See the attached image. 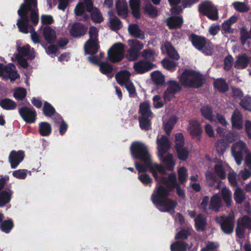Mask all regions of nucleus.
<instances>
[{
  "label": "nucleus",
  "mask_w": 251,
  "mask_h": 251,
  "mask_svg": "<svg viewBox=\"0 0 251 251\" xmlns=\"http://www.w3.org/2000/svg\"><path fill=\"white\" fill-rule=\"evenodd\" d=\"M174 188L176 189V192L177 196L184 199L185 198V193L184 190L181 189L180 185L177 182L174 183L169 190L166 189L162 185L156 187L151 196V200L152 203L156 207H160L159 210L161 212H168L171 210L175 211L177 202L176 201L168 198L170 192Z\"/></svg>",
  "instance_id": "1"
},
{
  "label": "nucleus",
  "mask_w": 251,
  "mask_h": 251,
  "mask_svg": "<svg viewBox=\"0 0 251 251\" xmlns=\"http://www.w3.org/2000/svg\"><path fill=\"white\" fill-rule=\"evenodd\" d=\"M179 81L185 87L199 89L205 84L206 78L199 72L192 69H185L181 74Z\"/></svg>",
  "instance_id": "2"
},
{
  "label": "nucleus",
  "mask_w": 251,
  "mask_h": 251,
  "mask_svg": "<svg viewBox=\"0 0 251 251\" xmlns=\"http://www.w3.org/2000/svg\"><path fill=\"white\" fill-rule=\"evenodd\" d=\"M130 152L133 158L142 161H147L151 158L148 147L140 141H134L129 148Z\"/></svg>",
  "instance_id": "3"
},
{
  "label": "nucleus",
  "mask_w": 251,
  "mask_h": 251,
  "mask_svg": "<svg viewBox=\"0 0 251 251\" xmlns=\"http://www.w3.org/2000/svg\"><path fill=\"white\" fill-rule=\"evenodd\" d=\"M130 72L127 70L121 71L115 75L117 83L121 86H125L129 93V97H134L136 94L135 88L129 79Z\"/></svg>",
  "instance_id": "4"
},
{
  "label": "nucleus",
  "mask_w": 251,
  "mask_h": 251,
  "mask_svg": "<svg viewBox=\"0 0 251 251\" xmlns=\"http://www.w3.org/2000/svg\"><path fill=\"white\" fill-rule=\"evenodd\" d=\"M125 45L121 42L113 45L107 52L108 59L112 63L121 61L125 56Z\"/></svg>",
  "instance_id": "5"
},
{
  "label": "nucleus",
  "mask_w": 251,
  "mask_h": 251,
  "mask_svg": "<svg viewBox=\"0 0 251 251\" xmlns=\"http://www.w3.org/2000/svg\"><path fill=\"white\" fill-rule=\"evenodd\" d=\"M199 11L203 16L213 21L219 18L218 10L217 7L208 0H205L199 5Z\"/></svg>",
  "instance_id": "6"
},
{
  "label": "nucleus",
  "mask_w": 251,
  "mask_h": 251,
  "mask_svg": "<svg viewBox=\"0 0 251 251\" xmlns=\"http://www.w3.org/2000/svg\"><path fill=\"white\" fill-rule=\"evenodd\" d=\"M249 152L246 143L242 141L236 142L231 147L232 154L238 165L242 163L244 154H247Z\"/></svg>",
  "instance_id": "7"
},
{
  "label": "nucleus",
  "mask_w": 251,
  "mask_h": 251,
  "mask_svg": "<svg viewBox=\"0 0 251 251\" xmlns=\"http://www.w3.org/2000/svg\"><path fill=\"white\" fill-rule=\"evenodd\" d=\"M19 113L23 120L27 124L34 123L37 117V113L33 107L26 106L19 109Z\"/></svg>",
  "instance_id": "8"
},
{
  "label": "nucleus",
  "mask_w": 251,
  "mask_h": 251,
  "mask_svg": "<svg viewBox=\"0 0 251 251\" xmlns=\"http://www.w3.org/2000/svg\"><path fill=\"white\" fill-rule=\"evenodd\" d=\"M217 223L220 225L221 229L225 234H229L233 232L234 219L232 216H221Z\"/></svg>",
  "instance_id": "9"
},
{
  "label": "nucleus",
  "mask_w": 251,
  "mask_h": 251,
  "mask_svg": "<svg viewBox=\"0 0 251 251\" xmlns=\"http://www.w3.org/2000/svg\"><path fill=\"white\" fill-rule=\"evenodd\" d=\"M156 65L145 59L140 60L134 63L133 69L138 74H143L152 70Z\"/></svg>",
  "instance_id": "10"
},
{
  "label": "nucleus",
  "mask_w": 251,
  "mask_h": 251,
  "mask_svg": "<svg viewBox=\"0 0 251 251\" xmlns=\"http://www.w3.org/2000/svg\"><path fill=\"white\" fill-rule=\"evenodd\" d=\"M18 14L20 18L17 22V25L19 31L24 34L28 33V28L30 26L29 24V20L26 12L22 13L21 10H18Z\"/></svg>",
  "instance_id": "11"
},
{
  "label": "nucleus",
  "mask_w": 251,
  "mask_h": 251,
  "mask_svg": "<svg viewBox=\"0 0 251 251\" xmlns=\"http://www.w3.org/2000/svg\"><path fill=\"white\" fill-rule=\"evenodd\" d=\"M87 30L88 27L85 25L80 22H75L70 29V33L74 38H80L85 35Z\"/></svg>",
  "instance_id": "12"
},
{
  "label": "nucleus",
  "mask_w": 251,
  "mask_h": 251,
  "mask_svg": "<svg viewBox=\"0 0 251 251\" xmlns=\"http://www.w3.org/2000/svg\"><path fill=\"white\" fill-rule=\"evenodd\" d=\"M25 152L22 150L12 151L8 157V161L12 169L16 168L25 158Z\"/></svg>",
  "instance_id": "13"
},
{
  "label": "nucleus",
  "mask_w": 251,
  "mask_h": 251,
  "mask_svg": "<svg viewBox=\"0 0 251 251\" xmlns=\"http://www.w3.org/2000/svg\"><path fill=\"white\" fill-rule=\"evenodd\" d=\"M190 126V135L193 138H196L197 140L201 141L202 129L201 125L197 120H191L189 121Z\"/></svg>",
  "instance_id": "14"
},
{
  "label": "nucleus",
  "mask_w": 251,
  "mask_h": 251,
  "mask_svg": "<svg viewBox=\"0 0 251 251\" xmlns=\"http://www.w3.org/2000/svg\"><path fill=\"white\" fill-rule=\"evenodd\" d=\"M19 77L16 67L13 64L9 63L5 65L3 76L5 79H9L11 81H14Z\"/></svg>",
  "instance_id": "15"
},
{
  "label": "nucleus",
  "mask_w": 251,
  "mask_h": 251,
  "mask_svg": "<svg viewBox=\"0 0 251 251\" xmlns=\"http://www.w3.org/2000/svg\"><path fill=\"white\" fill-rule=\"evenodd\" d=\"M189 40L193 46L199 51H201L206 46L207 39L203 36L192 33L189 37Z\"/></svg>",
  "instance_id": "16"
},
{
  "label": "nucleus",
  "mask_w": 251,
  "mask_h": 251,
  "mask_svg": "<svg viewBox=\"0 0 251 251\" xmlns=\"http://www.w3.org/2000/svg\"><path fill=\"white\" fill-rule=\"evenodd\" d=\"M158 153L166 154L170 149L171 143L166 136L162 135L156 140Z\"/></svg>",
  "instance_id": "17"
},
{
  "label": "nucleus",
  "mask_w": 251,
  "mask_h": 251,
  "mask_svg": "<svg viewBox=\"0 0 251 251\" xmlns=\"http://www.w3.org/2000/svg\"><path fill=\"white\" fill-rule=\"evenodd\" d=\"M100 48L99 42L91 39L87 40L84 46V51L87 54L93 55L97 53Z\"/></svg>",
  "instance_id": "18"
},
{
  "label": "nucleus",
  "mask_w": 251,
  "mask_h": 251,
  "mask_svg": "<svg viewBox=\"0 0 251 251\" xmlns=\"http://www.w3.org/2000/svg\"><path fill=\"white\" fill-rule=\"evenodd\" d=\"M205 178L206 183L210 187L215 186V189L219 190L220 189L221 180H218L217 176L212 172H207L205 174Z\"/></svg>",
  "instance_id": "19"
},
{
  "label": "nucleus",
  "mask_w": 251,
  "mask_h": 251,
  "mask_svg": "<svg viewBox=\"0 0 251 251\" xmlns=\"http://www.w3.org/2000/svg\"><path fill=\"white\" fill-rule=\"evenodd\" d=\"M165 154L158 153V157L159 160L162 161L165 165L168 171H173L175 165V161L174 159L173 155L168 153L166 156Z\"/></svg>",
  "instance_id": "20"
},
{
  "label": "nucleus",
  "mask_w": 251,
  "mask_h": 251,
  "mask_svg": "<svg viewBox=\"0 0 251 251\" xmlns=\"http://www.w3.org/2000/svg\"><path fill=\"white\" fill-rule=\"evenodd\" d=\"M183 23V18L180 16H171L166 19V24L170 29L180 28Z\"/></svg>",
  "instance_id": "21"
},
{
  "label": "nucleus",
  "mask_w": 251,
  "mask_h": 251,
  "mask_svg": "<svg viewBox=\"0 0 251 251\" xmlns=\"http://www.w3.org/2000/svg\"><path fill=\"white\" fill-rule=\"evenodd\" d=\"M129 34L133 37L141 40L145 39L144 32L140 28L137 24H130L128 26Z\"/></svg>",
  "instance_id": "22"
},
{
  "label": "nucleus",
  "mask_w": 251,
  "mask_h": 251,
  "mask_svg": "<svg viewBox=\"0 0 251 251\" xmlns=\"http://www.w3.org/2000/svg\"><path fill=\"white\" fill-rule=\"evenodd\" d=\"M249 59V57L246 53L238 55L234 63V67L237 69L246 68L249 64L250 60Z\"/></svg>",
  "instance_id": "23"
},
{
  "label": "nucleus",
  "mask_w": 251,
  "mask_h": 251,
  "mask_svg": "<svg viewBox=\"0 0 251 251\" xmlns=\"http://www.w3.org/2000/svg\"><path fill=\"white\" fill-rule=\"evenodd\" d=\"M195 226L198 231H203L207 225L206 217L204 215L199 213L194 219Z\"/></svg>",
  "instance_id": "24"
},
{
  "label": "nucleus",
  "mask_w": 251,
  "mask_h": 251,
  "mask_svg": "<svg viewBox=\"0 0 251 251\" xmlns=\"http://www.w3.org/2000/svg\"><path fill=\"white\" fill-rule=\"evenodd\" d=\"M222 206L221 198L217 194L213 195L210 199L208 209L215 212H218Z\"/></svg>",
  "instance_id": "25"
},
{
  "label": "nucleus",
  "mask_w": 251,
  "mask_h": 251,
  "mask_svg": "<svg viewBox=\"0 0 251 251\" xmlns=\"http://www.w3.org/2000/svg\"><path fill=\"white\" fill-rule=\"evenodd\" d=\"M231 125L233 129L241 130L243 127V116L239 112H234L231 118Z\"/></svg>",
  "instance_id": "26"
},
{
  "label": "nucleus",
  "mask_w": 251,
  "mask_h": 251,
  "mask_svg": "<svg viewBox=\"0 0 251 251\" xmlns=\"http://www.w3.org/2000/svg\"><path fill=\"white\" fill-rule=\"evenodd\" d=\"M117 12L119 16L126 18L128 13L127 5L125 0H117L116 3Z\"/></svg>",
  "instance_id": "27"
},
{
  "label": "nucleus",
  "mask_w": 251,
  "mask_h": 251,
  "mask_svg": "<svg viewBox=\"0 0 251 251\" xmlns=\"http://www.w3.org/2000/svg\"><path fill=\"white\" fill-rule=\"evenodd\" d=\"M18 54L16 55H22L23 57H27L28 59H34L35 55L34 51H30V46L29 45H25L22 47H17Z\"/></svg>",
  "instance_id": "28"
},
{
  "label": "nucleus",
  "mask_w": 251,
  "mask_h": 251,
  "mask_svg": "<svg viewBox=\"0 0 251 251\" xmlns=\"http://www.w3.org/2000/svg\"><path fill=\"white\" fill-rule=\"evenodd\" d=\"M43 35L45 40L49 44L54 43L56 38L55 31L50 26H46L44 28Z\"/></svg>",
  "instance_id": "29"
},
{
  "label": "nucleus",
  "mask_w": 251,
  "mask_h": 251,
  "mask_svg": "<svg viewBox=\"0 0 251 251\" xmlns=\"http://www.w3.org/2000/svg\"><path fill=\"white\" fill-rule=\"evenodd\" d=\"M129 4L134 18L139 19L141 18L140 0H129Z\"/></svg>",
  "instance_id": "30"
},
{
  "label": "nucleus",
  "mask_w": 251,
  "mask_h": 251,
  "mask_svg": "<svg viewBox=\"0 0 251 251\" xmlns=\"http://www.w3.org/2000/svg\"><path fill=\"white\" fill-rule=\"evenodd\" d=\"M213 86L219 92L224 93L228 91L229 87L226 80L223 78H218L213 82Z\"/></svg>",
  "instance_id": "31"
},
{
  "label": "nucleus",
  "mask_w": 251,
  "mask_h": 251,
  "mask_svg": "<svg viewBox=\"0 0 251 251\" xmlns=\"http://www.w3.org/2000/svg\"><path fill=\"white\" fill-rule=\"evenodd\" d=\"M25 2L21 4L20 8L18 10H21L22 13L26 12L27 16H28V12L31 11L33 9L32 6L34 8H37V2L36 0H25Z\"/></svg>",
  "instance_id": "32"
},
{
  "label": "nucleus",
  "mask_w": 251,
  "mask_h": 251,
  "mask_svg": "<svg viewBox=\"0 0 251 251\" xmlns=\"http://www.w3.org/2000/svg\"><path fill=\"white\" fill-rule=\"evenodd\" d=\"M13 191L3 190L0 192V207H2L9 203L12 198Z\"/></svg>",
  "instance_id": "33"
},
{
  "label": "nucleus",
  "mask_w": 251,
  "mask_h": 251,
  "mask_svg": "<svg viewBox=\"0 0 251 251\" xmlns=\"http://www.w3.org/2000/svg\"><path fill=\"white\" fill-rule=\"evenodd\" d=\"M51 125L47 122L39 124V133L42 136H49L51 133Z\"/></svg>",
  "instance_id": "34"
},
{
  "label": "nucleus",
  "mask_w": 251,
  "mask_h": 251,
  "mask_svg": "<svg viewBox=\"0 0 251 251\" xmlns=\"http://www.w3.org/2000/svg\"><path fill=\"white\" fill-rule=\"evenodd\" d=\"M188 244L182 240H176L170 246L171 251H187Z\"/></svg>",
  "instance_id": "35"
},
{
  "label": "nucleus",
  "mask_w": 251,
  "mask_h": 251,
  "mask_svg": "<svg viewBox=\"0 0 251 251\" xmlns=\"http://www.w3.org/2000/svg\"><path fill=\"white\" fill-rule=\"evenodd\" d=\"M139 113L142 116L144 117H151L153 114L151 110V105L149 101H145L140 104Z\"/></svg>",
  "instance_id": "36"
},
{
  "label": "nucleus",
  "mask_w": 251,
  "mask_h": 251,
  "mask_svg": "<svg viewBox=\"0 0 251 251\" xmlns=\"http://www.w3.org/2000/svg\"><path fill=\"white\" fill-rule=\"evenodd\" d=\"M177 121V118L175 115L171 116L168 120L164 123V129L168 136L170 135L173 127Z\"/></svg>",
  "instance_id": "37"
},
{
  "label": "nucleus",
  "mask_w": 251,
  "mask_h": 251,
  "mask_svg": "<svg viewBox=\"0 0 251 251\" xmlns=\"http://www.w3.org/2000/svg\"><path fill=\"white\" fill-rule=\"evenodd\" d=\"M165 47L169 57L175 60H178L179 59L180 56L178 52L171 43L167 42Z\"/></svg>",
  "instance_id": "38"
},
{
  "label": "nucleus",
  "mask_w": 251,
  "mask_h": 251,
  "mask_svg": "<svg viewBox=\"0 0 251 251\" xmlns=\"http://www.w3.org/2000/svg\"><path fill=\"white\" fill-rule=\"evenodd\" d=\"M42 111L44 115L49 117H51L57 113L54 107L47 101L44 102Z\"/></svg>",
  "instance_id": "39"
},
{
  "label": "nucleus",
  "mask_w": 251,
  "mask_h": 251,
  "mask_svg": "<svg viewBox=\"0 0 251 251\" xmlns=\"http://www.w3.org/2000/svg\"><path fill=\"white\" fill-rule=\"evenodd\" d=\"M228 146V143L224 139L218 140L215 143V148L219 155H223Z\"/></svg>",
  "instance_id": "40"
},
{
  "label": "nucleus",
  "mask_w": 251,
  "mask_h": 251,
  "mask_svg": "<svg viewBox=\"0 0 251 251\" xmlns=\"http://www.w3.org/2000/svg\"><path fill=\"white\" fill-rule=\"evenodd\" d=\"M170 6L171 13L174 15H179L183 11L182 5L178 4L181 2V0H168Z\"/></svg>",
  "instance_id": "41"
},
{
  "label": "nucleus",
  "mask_w": 251,
  "mask_h": 251,
  "mask_svg": "<svg viewBox=\"0 0 251 251\" xmlns=\"http://www.w3.org/2000/svg\"><path fill=\"white\" fill-rule=\"evenodd\" d=\"M176 175L175 173H171L169 175L168 177L162 176L160 178V181L167 186V189L169 190L176 181Z\"/></svg>",
  "instance_id": "42"
},
{
  "label": "nucleus",
  "mask_w": 251,
  "mask_h": 251,
  "mask_svg": "<svg viewBox=\"0 0 251 251\" xmlns=\"http://www.w3.org/2000/svg\"><path fill=\"white\" fill-rule=\"evenodd\" d=\"M0 106L3 109L11 110L16 108L17 104L14 100L8 98H5L0 101Z\"/></svg>",
  "instance_id": "43"
},
{
  "label": "nucleus",
  "mask_w": 251,
  "mask_h": 251,
  "mask_svg": "<svg viewBox=\"0 0 251 251\" xmlns=\"http://www.w3.org/2000/svg\"><path fill=\"white\" fill-rule=\"evenodd\" d=\"M100 71L105 75L111 74L113 70V67L107 62L102 61L99 64Z\"/></svg>",
  "instance_id": "44"
},
{
  "label": "nucleus",
  "mask_w": 251,
  "mask_h": 251,
  "mask_svg": "<svg viewBox=\"0 0 251 251\" xmlns=\"http://www.w3.org/2000/svg\"><path fill=\"white\" fill-rule=\"evenodd\" d=\"M201 115L206 120L212 121L213 120V110L209 105L202 106L201 109Z\"/></svg>",
  "instance_id": "45"
},
{
  "label": "nucleus",
  "mask_w": 251,
  "mask_h": 251,
  "mask_svg": "<svg viewBox=\"0 0 251 251\" xmlns=\"http://www.w3.org/2000/svg\"><path fill=\"white\" fill-rule=\"evenodd\" d=\"M144 12L148 14L151 18H155L158 15L157 8L153 6L151 3H149L145 5L144 7Z\"/></svg>",
  "instance_id": "46"
},
{
  "label": "nucleus",
  "mask_w": 251,
  "mask_h": 251,
  "mask_svg": "<svg viewBox=\"0 0 251 251\" xmlns=\"http://www.w3.org/2000/svg\"><path fill=\"white\" fill-rule=\"evenodd\" d=\"M192 229L189 228H183L179 230L175 235V239L176 240H187L191 234Z\"/></svg>",
  "instance_id": "47"
},
{
  "label": "nucleus",
  "mask_w": 251,
  "mask_h": 251,
  "mask_svg": "<svg viewBox=\"0 0 251 251\" xmlns=\"http://www.w3.org/2000/svg\"><path fill=\"white\" fill-rule=\"evenodd\" d=\"M143 162L144 164H142L138 162H135V167L139 173L147 172L148 168L151 170V158H149L147 161Z\"/></svg>",
  "instance_id": "48"
},
{
  "label": "nucleus",
  "mask_w": 251,
  "mask_h": 251,
  "mask_svg": "<svg viewBox=\"0 0 251 251\" xmlns=\"http://www.w3.org/2000/svg\"><path fill=\"white\" fill-rule=\"evenodd\" d=\"M245 195L241 188L237 187L234 192V199L238 204H242L245 200Z\"/></svg>",
  "instance_id": "49"
},
{
  "label": "nucleus",
  "mask_w": 251,
  "mask_h": 251,
  "mask_svg": "<svg viewBox=\"0 0 251 251\" xmlns=\"http://www.w3.org/2000/svg\"><path fill=\"white\" fill-rule=\"evenodd\" d=\"M14 227V223L11 219L3 221L0 223L1 230L5 233H9Z\"/></svg>",
  "instance_id": "50"
},
{
  "label": "nucleus",
  "mask_w": 251,
  "mask_h": 251,
  "mask_svg": "<svg viewBox=\"0 0 251 251\" xmlns=\"http://www.w3.org/2000/svg\"><path fill=\"white\" fill-rule=\"evenodd\" d=\"M140 54V51L130 47L129 49L127 50L126 57L129 61H133L136 60L138 58Z\"/></svg>",
  "instance_id": "51"
},
{
  "label": "nucleus",
  "mask_w": 251,
  "mask_h": 251,
  "mask_svg": "<svg viewBox=\"0 0 251 251\" xmlns=\"http://www.w3.org/2000/svg\"><path fill=\"white\" fill-rule=\"evenodd\" d=\"M150 117L141 116L139 117V122L140 128L146 131L150 129L151 121L149 119Z\"/></svg>",
  "instance_id": "52"
},
{
  "label": "nucleus",
  "mask_w": 251,
  "mask_h": 251,
  "mask_svg": "<svg viewBox=\"0 0 251 251\" xmlns=\"http://www.w3.org/2000/svg\"><path fill=\"white\" fill-rule=\"evenodd\" d=\"M222 196L223 200L226 203L227 207L231 205V192L226 187H224L221 191Z\"/></svg>",
  "instance_id": "53"
},
{
  "label": "nucleus",
  "mask_w": 251,
  "mask_h": 251,
  "mask_svg": "<svg viewBox=\"0 0 251 251\" xmlns=\"http://www.w3.org/2000/svg\"><path fill=\"white\" fill-rule=\"evenodd\" d=\"M90 13L92 20L95 23H100L103 21L102 15L98 8L95 7Z\"/></svg>",
  "instance_id": "54"
},
{
  "label": "nucleus",
  "mask_w": 251,
  "mask_h": 251,
  "mask_svg": "<svg viewBox=\"0 0 251 251\" xmlns=\"http://www.w3.org/2000/svg\"><path fill=\"white\" fill-rule=\"evenodd\" d=\"M153 81L158 86H162L165 82L164 76L160 73L154 72L151 73Z\"/></svg>",
  "instance_id": "55"
},
{
  "label": "nucleus",
  "mask_w": 251,
  "mask_h": 251,
  "mask_svg": "<svg viewBox=\"0 0 251 251\" xmlns=\"http://www.w3.org/2000/svg\"><path fill=\"white\" fill-rule=\"evenodd\" d=\"M168 87L167 89L174 93L175 94L181 90V87L178 82L175 80H169L167 82Z\"/></svg>",
  "instance_id": "56"
},
{
  "label": "nucleus",
  "mask_w": 251,
  "mask_h": 251,
  "mask_svg": "<svg viewBox=\"0 0 251 251\" xmlns=\"http://www.w3.org/2000/svg\"><path fill=\"white\" fill-rule=\"evenodd\" d=\"M177 174L179 182L183 184L186 182L188 176V172L186 168L184 167L180 168L178 170Z\"/></svg>",
  "instance_id": "57"
},
{
  "label": "nucleus",
  "mask_w": 251,
  "mask_h": 251,
  "mask_svg": "<svg viewBox=\"0 0 251 251\" xmlns=\"http://www.w3.org/2000/svg\"><path fill=\"white\" fill-rule=\"evenodd\" d=\"M109 26L112 30L117 31L122 28V23L118 18L115 17L110 21Z\"/></svg>",
  "instance_id": "58"
},
{
  "label": "nucleus",
  "mask_w": 251,
  "mask_h": 251,
  "mask_svg": "<svg viewBox=\"0 0 251 251\" xmlns=\"http://www.w3.org/2000/svg\"><path fill=\"white\" fill-rule=\"evenodd\" d=\"M177 152L178 158L182 161H185L187 159L189 155V152L186 148H175Z\"/></svg>",
  "instance_id": "59"
},
{
  "label": "nucleus",
  "mask_w": 251,
  "mask_h": 251,
  "mask_svg": "<svg viewBox=\"0 0 251 251\" xmlns=\"http://www.w3.org/2000/svg\"><path fill=\"white\" fill-rule=\"evenodd\" d=\"M214 170L216 175L221 179H225L226 178V172L222 164H216L214 167Z\"/></svg>",
  "instance_id": "60"
},
{
  "label": "nucleus",
  "mask_w": 251,
  "mask_h": 251,
  "mask_svg": "<svg viewBox=\"0 0 251 251\" xmlns=\"http://www.w3.org/2000/svg\"><path fill=\"white\" fill-rule=\"evenodd\" d=\"M162 64L163 67L169 71L175 69L177 66V63L176 62L166 58L162 61Z\"/></svg>",
  "instance_id": "61"
},
{
  "label": "nucleus",
  "mask_w": 251,
  "mask_h": 251,
  "mask_svg": "<svg viewBox=\"0 0 251 251\" xmlns=\"http://www.w3.org/2000/svg\"><path fill=\"white\" fill-rule=\"evenodd\" d=\"M232 4L235 9L238 12L244 13L249 10V8L244 2L235 1Z\"/></svg>",
  "instance_id": "62"
},
{
  "label": "nucleus",
  "mask_w": 251,
  "mask_h": 251,
  "mask_svg": "<svg viewBox=\"0 0 251 251\" xmlns=\"http://www.w3.org/2000/svg\"><path fill=\"white\" fill-rule=\"evenodd\" d=\"M184 145V138L182 133H177L175 135V148H182Z\"/></svg>",
  "instance_id": "63"
},
{
  "label": "nucleus",
  "mask_w": 251,
  "mask_h": 251,
  "mask_svg": "<svg viewBox=\"0 0 251 251\" xmlns=\"http://www.w3.org/2000/svg\"><path fill=\"white\" fill-rule=\"evenodd\" d=\"M238 223L244 228L251 229V218L249 216L247 215L243 216L241 221Z\"/></svg>",
  "instance_id": "64"
}]
</instances>
